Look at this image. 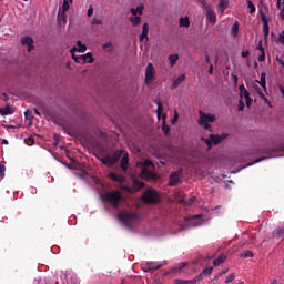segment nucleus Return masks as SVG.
I'll return each mask as SVG.
<instances>
[{
    "label": "nucleus",
    "mask_w": 284,
    "mask_h": 284,
    "mask_svg": "<svg viewBox=\"0 0 284 284\" xmlns=\"http://www.w3.org/2000/svg\"><path fill=\"white\" fill-rule=\"evenodd\" d=\"M103 203H110L112 207H119V204L123 200V195L119 191H108L104 194L100 195Z\"/></svg>",
    "instance_id": "f257e3e1"
},
{
    "label": "nucleus",
    "mask_w": 284,
    "mask_h": 284,
    "mask_svg": "<svg viewBox=\"0 0 284 284\" xmlns=\"http://www.w3.org/2000/svg\"><path fill=\"white\" fill-rule=\"evenodd\" d=\"M154 163L150 160L144 161L140 176L143 181H158L159 174L152 172Z\"/></svg>",
    "instance_id": "f03ea898"
},
{
    "label": "nucleus",
    "mask_w": 284,
    "mask_h": 284,
    "mask_svg": "<svg viewBox=\"0 0 284 284\" xmlns=\"http://www.w3.org/2000/svg\"><path fill=\"white\" fill-rule=\"evenodd\" d=\"M121 156H123V150H118L113 153V155H105L102 158L101 163L106 165V168H112V165H116Z\"/></svg>",
    "instance_id": "7ed1b4c3"
},
{
    "label": "nucleus",
    "mask_w": 284,
    "mask_h": 284,
    "mask_svg": "<svg viewBox=\"0 0 284 284\" xmlns=\"http://www.w3.org/2000/svg\"><path fill=\"white\" fill-rule=\"evenodd\" d=\"M159 193L154 189H148L143 194H142V201L143 203H146L149 205H152L154 203H159Z\"/></svg>",
    "instance_id": "20e7f679"
},
{
    "label": "nucleus",
    "mask_w": 284,
    "mask_h": 284,
    "mask_svg": "<svg viewBox=\"0 0 284 284\" xmlns=\"http://www.w3.org/2000/svg\"><path fill=\"white\" fill-rule=\"evenodd\" d=\"M227 139V134H210V139L202 138V141L207 145L209 149L212 148V145H219L220 143H223Z\"/></svg>",
    "instance_id": "39448f33"
},
{
    "label": "nucleus",
    "mask_w": 284,
    "mask_h": 284,
    "mask_svg": "<svg viewBox=\"0 0 284 284\" xmlns=\"http://www.w3.org/2000/svg\"><path fill=\"white\" fill-rule=\"evenodd\" d=\"M118 219L124 223V225H131L133 221L139 219V213L136 212H122L118 215Z\"/></svg>",
    "instance_id": "423d86ee"
},
{
    "label": "nucleus",
    "mask_w": 284,
    "mask_h": 284,
    "mask_svg": "<svg viewBox=\"0 0 284 284\" xmlns=\"http://www.w3.org/2000/svg\"><path fill=\"white\" fill-rule=\"evenodd\" d=\"M154 74H156V71H154V65H152V63H149L145 70L146 85H152V81H154Z\"/></svg>",
    "instance_id": "0eeeda50"
},
{
    "label": "nucleus",
    "mask_w": 284,
    "mask_h": 284,
    "mask_svg": "<svg viewBox=\"0 0 284 284\" xmlns=\"http://www.w3.org/2000/svg\"><path fill=\"white\" fill-rule=\"evenodd\" d=\"M199 114V125H203V123H214V121H216V118L210 113H204L203 111H200Z\"/></svg>",
    "instance_id": "6e6552de"
},
{
    "label": "nucleus",
    "mask_w": 284,
    "mask_h": 284,
    "mask_svg": "<svg viewBox=\"0 0 284 284\" xmlns=\"http://www.w3.org/2000/svg\"><path fill=\"white\" fill-rule=\"evenodd\" d=\"M189 225L193 227H199V225L203 224V215H193L192 217L186 219Z\"/></svg>",
    "instance_id": "1a4fd4ad"
},
{
    "label": "nucleus",
    "mask_w": 284,
    "mask_h": 284,
    "mask_svg": "<svg viewBox=\"0 0 284 284\" xmlns=\"http://www.w3.org/2000/svg\"><path fill=\"white\" fill-rule=\"evenodd\" d=\"M163 264H155L154 262H148L143 267V272H156V270H161Z\"/></svg>",
    "instance_id": "9d476101"
},
{
    "label": "nucleus",
    "mask_w": 284,
    "mask_h": 284,
    "mask_svg": "<svg viewBox=\"0 0 284 284\" xmlns=\"http://www.w3.org/2000/svg\"><path fill=\"white\" fill-rule=\"evenodd\" d=\"M21 43L22 45H28V52H32L34 50V45H32L34 43V40H32V38L24 37L21 39Z\"/></svg>",
    "instance_id": "9b49d317"
},
{
    "label": "nucleus",
    "mask_w": 284,
    "mask_h": 284,
    "mask_svg": "<svg viewBox=\"0 0 284 284\" xmlns=\"http://www.w3.org/2000/svg\"><path fill=\"white\" fill-rule=\"evenodd\" d=\"M179 183H181V179H179V174L172 173L170 175L169 186L174 187L175 185H179Z\"/></svg>",
    "instance_id": "f8f14e48"
},
{
    "label": "nucleus",
    "mask_w": 284,
    "mask_h": 284,
    "mask_svg": "<svg viewBox=\"0 0 284 284\" xmlns=\"http://www.w3.org/2000/svg\"><path fill=\"white\" fill-rule=\"evenodd\" d=\"M130 163V158L128 153H125L121 160V170L125 174L128 172V165Z\"/></svg>",
    "instance_id": "ddd939ff"
},
{
    "label": "nucleus",
    "mask_w": 284,
    "mask_h": 284,
    "mask_svg": "<svg viewBox=\"0 0 284 284\" xmlns=\"http://www.w3.org/2000/svg\"><path fill=\"white\" fill-rule=\"evenodd\" d=\"M185 267H187V263L186 262H181L180 264H178L176 266H174L171 270V274H179L182 273L183 270H185Z\"/></svg>",
    "instance_id": "4468645a"
},
{
    "label": "nucleus",
    "mask_w": 284,
    "mask_h": 284,
    "mask_svg": "<svg viewBox=\"0 0 284 284\" xmlns=\"http://www.w3.org/2000/svg\"><path fill=\"white\" fill-rule=\"evenodd\" d=\"M206 19L210 23L214 26V23H216V12H214V10L212 9H209L206 11Z\"/></svg>",
    "instance_id": "2eb2a0df"
},
{
    "label": "nucleus",
    "mask_w": 284,
    "mask_h": 284,
    "mask_svg": "<svg viewBox=\"0 0 284 284\" xmlns=\"http://www.w3.org/2000/svg\"><path fill=\"white\" fill-rule=\"evenodd\" d=\"M132 183H133L132 190H134V194H135V192H139L140 190H143V187H145V183H143L136 179H133Z\"/></svg>",
    "instance_id": "dca6fc26"
},
{
    "label": "nucleus",
    "mask_w": 284,
    "mask_h": 284,
    "mask_svg": "<svg viewBox=\"0 0 284 284\" xmlns=\"http://www.w3.org/2000/svg\"><path fill=\"white\" fill-rule=\"evenodd\" d=\"M239 90H240V98L241 100L245 99H250V91H247V89H245V84H241L239 87Z\"/></svg>",
    "instance_id": "f3484780"
},
{
    "label": "nucleus",
    "mask_w": 284,
    "mask_h": 284,
    "mask_svg": "<svg viewBox=\"0 0 284 284\" xmlns=\"http://www.w3.org/2000/svg\"><path fill=\"white\" fill-rule=\"evenodd\" d=\"M229 7H230V0H220L217 10L219 12H221V14H223V12H225V10H227Z\"/></svg>",
    "instance_id": "a211bd4d"
},
{
    "label": "nucleus",
    "mask_w": 284,
    "mask_h": 284,
    "mask_svg": "<svg viewBox=\"0 0 284 284\" xmlns=\"http://www.w3.org/2000/svg\"><path fill=\"white\" fill-rule=\"evenodd\" d=\"M262 21H263V32L265 37L270 36V24L267 23V17L265 14H262Z\"/></svg>",
    "instance_id": "6ab92c4d"
},
{
    "label": "nucleus",
    "mask_w": 284,
    "mask_h": 284,
    "mask_svg": "<svg viewBox=\"0 0 284 284\" xmlns=\"http://www.w3.org/2000/svg\"><path fill=\"white\" fill-rule=\"evenodd\" d=\"M109 176L114 181L115 183H125V176L119 175L116 173H110Z\"/></svg>",
    "instance_id": "aec40b11"
},
{
    "label": "nucleus",
    "mask_w": 284,
    "mask_h": 284,
    "mask_svg": "<svg viewBox=\"0 0 284 284\" xmlns=\"http://www.w3.org/2000/svg\"><path fill=\"white\" fill-rule=\"evenodd\" d=\"M225 261H227V256H225L224 254H221V255H219L217 258H215V260L213 261V265H214L215 267H219V265L225 263Z\"/></svg>",
    "instance_id": "412c9836"
},
{
    "label": "nucleus",
    "mask_w": 284,
    "mask_h": 284,
    "mask_svg": "<svg viewBox=\"0 0 284 284\" xmlns=\"http://www.w3.org/2000/svg\"><path fill=\"white\" fill-rule=\"evenodd\" d=\"M148 32H150V27H148V23H144L142 27V33L140 34V41H143V39H146L148 41Z\"/></svg>",
    "instance_id": "4be33fe9"
},
{
    "label": "nucleus",
    "mask_w": 284,
    "mask_h": 284,
    "mask_svg": "<svg viewBox=\"0 0 284 284\" xmlns=\"http://www.w3.org/2000/svg\"><path fill=\"white\" fill-rule=\"evenodd\" d=\"M266 79H267V74L261 73V80L260 81L256 80V83H260V85L263 87L264 90H267Z\"/></svg>",
    "instance_id": "5701e85b"
},
{
    "label": "nucleus",
    "mask_w": 284,
    "mask_h": 284,
    "mask_svg": "<svg viewBox=\"0 0 284 284\" xmlns=\"http://www.w3.org/2000/svg\"><path fill=\"white\" fill-rule=\"evenodd\" d=\"M82 63H93L94 58L92 57V53H87L81 55Z\"/></svg>",
    "instance_id": "b1692460"
},
{
    "label": "nucleus",
    "mask_w": 284,
    "mask_h": 284,
    "mask_svg": "<svg viewBox=\"0 0 284 284\" xmlns=\"http://www.w3.org/2000/svg\"><path fill=\"white\" fill-rule=\"evenodd\" d=\"M162 119H163L162 131L165 134V136H168V134H170V125L165 124V119H168V115L163 114Z\"/></svg>",
    "instance_id": "393cba45"
},
{
    "label": "nucleus",
    "mask_w": 284,
    "mask_h": 284,
    "mask_svg": "<svg viewBox=\"0 0 284 284\" xmlns=\"http://www.w3.org/2000/svg\"><path fill=\"white\" fill-rule=\"evenodd\" d=\"M183 81H185V74L182 73L173 83H172V88H179L181 85V83H183Z\"/></svg>",
    "instance_id": "a878e982"
},
{
    "label": "nucleus",
    "mask_w": 284,
    "mask_h": 284,
    "mask_svg": "<svg viewBox=\"0 0 284 284\" xmlns=\"http://www.w3.org/2000/svg\"><path fill=\"white\" fill-rule=\"evenodd\" d=\"M180 28H190V18L189 17L180 18Z\"/></svg>",
    "instance_id": "bb28decb"
},
{
    "label": "nucleus",
    "mask_w": 284,
    "mask_h": 284,
    "mask_svg": "<svg viewBox=\"0 0 284 284\" xmlns=\"http://www.w3.org/2000/svg\"><path fill=\"white\" fill-rule=\"evenodd\" d=\"M143 4L138 6L135 9H131V14L136 17V14H143Z\"/></svg>",
    "instance_id": "cd10ccee"
},
{
    "label": "nucleus",
    "mask_w": 284,
    "mask_h": 284,
    "mask_svg": "<svg viewBox=\"0 0 284 284\" xmlns=\"http://www.w3.org/2000/svg\"><path fill=\"white\" fill-rule=\"evenodd\" d=\"M0 114L2 116H8V114H12V109L10 105H7L6 108H0Z\"/></svg>",
    "instance_id": "c85d7f7f"
},
{
    "label": "nucleus",
    "mask_w": 284,
    "mask_h": 284,
    "mask_svg": "<svg viewBox=\"0 0 284 284\" xmlns=\"http://www.w3.org/2000/svg\"><path fill=\"white\" fill-rule=\"evenodd\" d=\"M70 6H72V0H63L62 3V12H68L70 10Z\"/></svg>",
    "instance_id": "c756f323"
},
{
    "label": "nucleus",
    "mask_w": 284,
    "mask_h": 284,
    "mask_svg": "<svg viewBox=\"0 0 284 284\" xmlns=\"http://www.w3.org/2000/svg\"><path fill=\"white\" fill-rule=\"evenodd\" d=\"M70 52H71L72 59H73V61H75V63H82L81 55L77 57V55L74 54V52H77V47H74L73 49H71Z\"/></svg>",
    "instance_id": "7c9ffc66"
},
{
    "label": "nucleus",
    "mask_w": 284,
    "mask_h": 284,
    "mask_svg": "<svg viewBox=\"0 0 284 284\" xmlns=\"http://www.w3.org/2000/svg\"><path fill=\"white\" fill-rule=\"evenodd\" d=\"M130 21H131L133 27H136V26H139V23H141V17L133 16V17L130 18Z\"/></svg>",
    "instance_id": "2f4dec72"
},
{
    "label": "nucleus",
    "mask_w": 284,
    "mask_h": 284,
    "mask_svg": "<svg viewBox=\"0 0 284 284\" xmlns=\"http://www.w3.org/2000/svg\"><path fill=\"white\" fill-rule=\"evenodd\" d=\"M77 45H78L77 52H85V50H88V47H85V44H83L81 40L77 42Z\"/></svg>",
    "instance_id": "473e14b6"
},
{
    "label": "nucleus",
    "mask_w": 284,
    "mask_h": 284,
    "mask_svg": "<svg viewBox=\"0 0 284 284\" xmlns=\"http://www.w3.org/2000/svg\"><path fill=\"white\" fill-rule=\"evenodd\" d=\"M58 21H59V23H65V12H63V11H61V10H59V12H58Z\"/></svg>",
    "instance_id": "72a5a7b5"
},
{
    "label": "nucleus",
    "mask_w": 284,
    "mask_h": 284,
    "mask_svg": "<svg viewBox=\"0 0 284 284\" xmlns=\"http://www.w3.org/2000/svg\"><path fill=\"white\" fill-rule=\"evenodd\" d=\"M169 61H170L171 65H176V62L179 61V54L169 55Z\"/></svg>",
    "instance_id": "f704fd0d"
},
{
    "label": "nucleus",
    "mask_w": 284,
    "mask_h": 284,
    "mask_svg": "<svg viewBox=\"0 0 284 284\" xmlns=\"http://www.w3.org/2000/svg\"><path fill=\"white\" fill-rule=\"evenodd\" d=\"M232 37H239V22H235L231 30Z\"/></svg>",
    "instance_id": "c9c22d12"
},
{
    "label": "nucleus",
    "mask_w": 284,
    "mask_h": 284,
    "mask_svg": "<svg viewBox=\"0 0 284 284\" xmlns=\"http://www.w3.org/2000/svg\"><path fill=\"white\" fill-rule=\"evenodd\" d=\"M156 105H158V110H156L158 119H161V114H163V103H161V101H158Z\"/></svg>",
    "instance_id": "e433bc0d"
},
{
    "label": "nucleus",
    "mask_w": 284,
    "mask_h": 284,
    "mask_svg": "<svg viewBox=\"0 0 284 284\" xmlns=\"http://www.w3.org/2000/svg\"><path fill=\"white\" fill-rule=\"evenodd\" d=\"M247 8L250 10V14H254V12H256V7L252 2V0H247Z\"/></svg>",
    "instance_id": "4c0bfd02"
},
{
    "label": "nucleus",
    "mask_w": 284,
    "mask_h": 284,
    "mask_svg": "<svg viewBox=\"0 0 284 284\" xmlns=\"http://www.w3.org/2000/svg\"><path fill=\"white\" fill-rule=\"evenodd\" d=\"M174 284H194L192 280H174Z\"/></svg>",
    "instance_id": "58836bf2"
},
{
    "label": "nucleus",
    "mask_w": 284,
    "mask_h": 284,
    "mask_svg": "<svg viewBox=\"0 0 284 284\" xmlns=\"http://www.w3.org/2000/svg\"><path fill=\"white\" fill-rule=\"evenodd\" d=\"M214 271V267H206L202 271V274L204 276H210V274H212V272Z\"/></svg>",
    "instance_id": "ea45409f"
},
{
    "label": "nucleus",
    "mask_w": 284,
    "mask_h": 284,
    "mask_svg": "<svg viewBox=\"0 0 284 284\" xmlns=\"http://www.w3.org/2000/svg\"><path fill=\"white\" fill-rule=\"evenodd\" d=\"M24 116H26V119H28L29 121H32V119H34V115H32V111H30V110H27V111L24 112Z\"/></svg>",
    "instance_id": "a19ab883"
},
{
    "label": "nucleus",
    "mask_w": 284,
    "mask_h": 284,
    "mask_svg": "<svg viewBox=\"0 0 284 284\" xmlns=\"http://www.w3.org/2000/svg\"><path fill=\"white\" fill-rule=\"evenodd\" d=\"M121 189L124 190V192H128L129 194H134V190L128 185H122Z\"/></svg>",
    "instance_id": "79ce46f5"
},
{
    "label": "nucleus",
    "mask_w": 284,
    "mask_h": 284,
    "mask_svg": "<svg viewBox=\"0 0 284 284\" xmlns=\"http://www.w3.org/2000/svg\"><path fill=\"white\" fill-rule=\"evenodd\" d=\"M203 273H201L200 275L195 276L193 280H191L193 282V284H197L200 281H203Z\"/></svg>",
    "instance_id": "37998d69"
},
{
    "label": "nucleus",
    "mask_w": 284,
    "mask_h": 284,
    "mask_svg": "<svg viewBox=\"0 0 284 284\" xmlns=\"http://www.w3.org/2000/svg\"><path fill=\"white\" fill-rule=\"evenodd\" d=\"M254 256V253L252 251H245L244 254H242L243 258H252Z\"/></svg>",
    "instance_id": "c03bdc74"
},
{
    "label": "nucleus",
    "mask_w": 284,
    "mask_h": 284,
    "mask_svg": "<svg viewBox=\"0 0 284 284\" xmlns=\"http://www.w3.org/2000/svg\"><path fill=\"white\" fill-rule=\"evenodd\" d=\"M237 110L239 112H243L245 110V102H243V100L239 101Z\"/></svg>",
    "instance_id": "a18cd8bd"
},
{
    "label": "nucleus",
    "mask_w": 284,
    "mask_h": 284,
    "mask_svg": "<svg viewBox=\"0 0 284 284\" xmlns=\"http://www.w3.org/2000/svg\"><path fill=\"white\" fill-rule=\"evenodd\" d=\"M91 23H92V26H102L103 24V20L93 18Z\"/></svg>",
    "instance_id": "49530a36"
},
{
    "label": "nucleus",
    "mask_w": 284,
    "mask_h": 284,
    "mask_svg": "<svg viewBox=\"0 0 284 284\" xmlns=\"http://www.w3.org/2000/svg\"><path fill=\"white\" fill-rule=\"evenodd\" d=\"M234 278H236V275H234V273L230 274L226 280H225V283H232V281H234Z\"/></svg>",
    "instance_id": "de8ad7c7"
},
{
    "label": "nucleus",
    "mask_w": 284,
    "mask_h": 284,
    "mask_svg": "<svg viewBox=\"0 0 284 284\" xmlns=\"http://www.w3.org/2000/svg\"><path fill=\"white\" fill-rule=\"evenodd\" d=\"M0 176H6V165L0 163Z\"/></svg>",
    "instance_id": "09e8293b"
},
{
    "label": "nucleus",
    "mask_w": 284,
    "mask_h": 284,
    "mask_svg": "<svg viewBox=\"0 0 284 284\" xmlns=\"http://www.w3.org/2000/svg\"><path fill=\"white\" fill-rule=\"evenodd\" d=\"M103 50H109V52L112 50V42H108L103 44Z\"/></svg>",
    "instance_id": "8fccbe9b"
},
{
    "label": "nucleus",
    "mask_w": 284,
    "mask_h": 284,
    "mask_svg": "<svg viewBox=\"0 0 284 284\" xmlns=\"http://www.w3.org/2000/svg\"><path fill=\"white\" fill-rule=\"evenodd\" d=\"M200 125H203L204 130H207L209 132H212V125H210V123H203V124H200Z\"/></svg>",
    "instance_id": "3c124183"
},
{
    "label": "nucleus",
    "mask_w": 284,
    "mask_h": 284,
    "mask_svg": "<svg viewBox=\"0 0 284 284\" xmlns=\"http://www.w3.org/2000/svg\"><path fill=\"white\" fill-rule=\"evenodd\" d=\"M278 41L284 45V31L280 33Z\"/></svg>",
    "instance_id": "603ef678"
},
{
    "label": "nucleus",
    "mask_w": 284,
    "mask_h": 284,
    "mask_svg": "<svg viewBox=\"0 0 284 284\" xmlns=\"http://www.w3.org/2000/svg\"><path fill=\"white\" fill-rule=\"evenodd\" d=\"M257 60H258L260 62L265 61V51H263L262 54L258 55Z\"/></svg>",
    "instance_id": "864d4df0"
},
{
    "label": "nucleus",
    "mask_w": 284,
    "mask_h": 284,
    "mask_svg": "<svg viewBox=\"0 0 284 284\" xmlns=\"http://www.w3.org/2000/svg\"><path fill=\"white\" fill-rule=\"evenodd\" d=\"M88 17H92V14H94V9L92 7H90L88 9V12H87Z\"/></svg>",
    "instance_id": "5fc2aeb1"
},
{
    "label": "nucleus",
    "mask_w": 284,
    "mask_h": 284,
    "mask_svg": "<svg viewBox=\"0 0 284 284\" xmlns=\"http://www.w3.org/2000/svg\"><path fill=\"white\" fill-rule=\"evenodd\" d=\"M176 121H179V113L178 112L174 113V116L172 119V123H176Z\"/></svg>",
    "instance_id": "6e6d98bb"
},
{
    "label": "nucleus",
    "mask_w": 284,
    "mask_h": 284,
    "mask_svg": "<svg viewBox=\"0 0 284 284\" xmlns=\"http://www.w3.org/2000/svg\"><path fill=\"white\" fill-rule=\"evenodd\" d=\"M250 57V51H242V58L247 59Z\"/></svg>",
    "instance_id": "4d7b16f0"
},
{
    "label": "nucleus",
    "mask_w": 284,
    "mask_h": 284,
    "mask_svg": "<svg viewBox=\"0 0 284 284\" xmlns=\"http://www.w3.org/2000/svg\"><path fill=\"white\" fill-rule=\"evenodd\" d=\"M245 101H246V108H251V105H252V98H248Z\"/></svg>",
    "instance_id": "13d9d810"
},
{
    "label": "nucleus",
    "mask_w": 284,
    "mask_h": 284,
    "mask_svg": "<svg viewBox=\"0 0 284 284\" xmlns=\"http://www.w3.org/2000/svg\"><path fill=\"white\" fill-rule=\"evenodd\" d=\"M209 74H214V65L210 64Z\"/></svg>",
    "instance_id": "bf43d9fd"
},
{
    "label": "nucleus",
    "mask_w": 284,
    "mask_h": 284,
    "mask_svg": "<svg viewBox=\"0 0 284 284\" xmlns=\"http://www.w3.org/2000/svg\"><path fill=\"white\" fill-rule=\"evenodd\" d=\"M280 18L282 19V21H284V7L280 11Z\"/></svg>",
    "instance_id": "052dcab7"
},
{
    "label": "nucleus",
    "mask_w": 284,
    "mask_h": 284,
    "mask_svg": "<svg viewBox=\"0 0 284 284\" xmlns=\"http://www.w3.org/2000/svg\"><path fill=\"white\" fill-rule=\"evenodd\" d=\"M257 49H260L262 52H265V49L263 48L262 42H260V44H258Z\"/></svg>",
    "instance_id": "680f3d73"
},
{
    "label": "nucleus",
    "mask_w": 284,
    "mask_h": 284,
    "mask_svg": "<svg viewBox=\"0 0 284 284\" xmlns=\"http://www.w3.org/2000/svg\"><path fill=\"white\" fill-rule=\"evenodd\" d=\"M205 61H206V63H211V65H212V61L210 60V55L209 54L205 55Z\"/></svg>",
    "instance_id": "e2e57ef3"
},
{
    "label": "nucleus",
    "mask_w": 284,
    "mask_h": 284,
    "mask_svg": "<svg viewBox=\"0 0 284 284\" xmlns=\"http://www.w3.org/2000/svg\"><path fill=\"white\" fill-rule=\"evenodd\" d=\"M283 0H277V3H276V7L278 8V10H281V2H282Z\"/></svg>",
    "instance_id": "0e129e2a"
},
{
    "label": "nucleus",
    "mask_w": 284,
    "mask_h": 284,
    "mask_svg": "<svg viewBox=\"0 0 284 284\" xmlns=\"http://www.w3.org/2000/svg\"><path fill=\"white\" fill-rule=\"evenodd\" d=\"M34 112H36L37 116H41V112L39 111V109H34Z\"/></svg>",
    "instance_id": "69168bd1"
},
{
    "label": "nucleus",
    "mask_w": 284,
    "mask_h": 284,
    "mask_svg": "<svg viewBox=\"0 0 284 284\" xmlns=\"http://www.w3.org/2000/svg\"><path fill=\"white\" fill-rule=\"evenodd\" d=\"M271 284H282L278 280H274Z\"/></svg>",
    "instance_id": "338daca9"
},
{
    "label": "nucleus",
    "mask_w": 284,
    "mask_h": 284,
    "mask_svg": "<svg viewBox=\"0 0 284 284\" xmlns=\"http://www.w3.org/2000/svg\"><path fill=\"white\" fill-rule=\"evenodd\" d=\"M2 145H8V140L3 139L2 140Z\"/></svg>",
    "instance_id": "774afa93"
}]
</instances>
